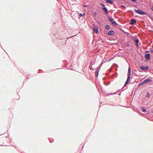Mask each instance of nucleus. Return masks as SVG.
<instances>
[{
    "mask_svg": "<svg viewBox=\"0 0 153 153\" xmlns=\"http://www.w3.org/2000/svg\"><path fill=\"white\" fill-rule=\"evenodd\" d=\"M129 81L126 80L124 85H126L129 83Z\"/></svg>",
    "mask_w": 153,
    "mask_h": 153,
    "instance_id": "nucleus-20",
    "label": "nucleus"
},
{
    "mask_svg": "<svg viewBox=\"0 0 153 153\" xmlns=\"http://www.w3.org/2000/svg\"><path fill=\"white\" fill-rule=\"evenodd\" d=\"M83 6L84 7H86V5H85V4H84L83 5Z\"/></svg>",
    "mask_w": 153,
    "mask_h": 153,
    "instance_id": "nucleus-25",
    "label": "nucleus"
},
{
    "mask_svg": "<svg viewBox=\"0 0 153 153\" xmlns=\"http://www.w3.org/2000/svg\"><path fill=\"white\" fill-rule=\"evenodd\" d=\"M152 113H153V111H152Z\"/></svg>",
    "mask_w": 153,
    "mask_h": 153,
    "instance_id": "nucleus-28",
    "label": "nucleus"
},
{
    "mask_svg": "<svg viewBox=\"0 0 153 153\" xmlns=\"http://www.w3.org/2000/svg\"><path fill=\"white\" fill-rule=\"evenodd\" d=\"M152 81V80L151 79L149 78L144 81L141 83L140 84L141 85H142L146 83L147 82H151Z\"/></svg>",
    "mask_w": 153,
    "mask_h": 153,
    "instance_id": "nucleus-2",
    "label": "nucleus"
},
{
    "mask_svg": "<svg viewBox=\"0 0 153 153\" xmlns=\"http://www.w3.org/2000/svg\"><path fill=\"white\" fill-rule=\"evenodd\" d=\"M135 12L141 15H146L147 13L140 10H135Z\"/></svg>",
    "mask_w": 153,
    "mask_h": 153,
    "instance_id": "nucleus-1",
    "label": "nucleus"
},
{
    "mask_svg": "<svg viewBox=\"0 0 153 153\" xmlns=\"http://www.w3.org/2000/svg\"><path fill=\"white\" fill-rule=\"evenodd\" d=\"M136 22L135 20L134 19H131L130 21V24L131 25H134Z\"/></svg>",
    "mask_w": 153,
    "mask_h": 153,
    "instance_id": "nucleus-4",
    "label": "nucleus"
},
{
    "mask_svg": "<svg viewBox=\"0 0 153 153\" xmlns=\"http://www.w3.org/2000/svg\"><path fill=\"white\" fill-rule=\"evenodd\" d=\"M122 7L123 8H126V7L124 6H122Z\"/></svg>",
    "mask_w": 153,
    "mask_h": 153,
    "instance_id": "nucleus-24",
    "label": "nucleus"
},
{
    "mask_svg": "<svg viewBox=\"0 0 153 153\" xmlns=\"http://www.w3.org/2000/svg\"><path fill=\"white\" fill-rule=\"evenodd\" d=\"M129 44H127V46H129Z\"/></svg>",
    "mask_w": 153,
    "mask_h": 153,
    "instance_id": "nucleus-27",
    "label": "nucleus"
},
{
    "mask_svg": "<svg viewBox=\"0 0 153 153\" xmlns=\"http://www.w3.org/2000/svg\"><path fill=\"white\" fill-rule=\"evenodd\" d=\"M114 26H117V24L116 23V22L115 21H114L112 23H111Z\"/></svg>",
    "mask_w": 153,
    "mask_h": 153,
    "instance_id": "nucleus-11",
    "label": "nucleus"
},
{
    "mask_svg": "<svg viewBox=\"0 0 153 153\" xmlns=\"http://www.w3.org/2000/svg\"><path fill=\"white\" fill-rule=\"evenodd\" d=\"M101 8L106 14H107L108 13V10L106 7H101Z\"/></svg>",
    "mask_w": 153,
    "mask_h": 153,
    "instance_id": "nucleus-5",
    "label": "nucleus"
},
{
    "mask_svg": "<svg viewBox=\"0 0 153 153\" xmlns=\"http://www.w3.org/2000/svg\"><path fill=\"white\" fill-rule=\"evenodd\" d=\"M135 42L136 43V45L137 46H138V43L139 42V40L138 39H136L135 40Z\"/></svg>",
    "mask_w": 153,
    "mask_h": 153,
    "instance_id": "nucleus-14",
    "label": "nucleus"
},
{
    "mask_svg": "<svg viewBox=\"0 0 153 153\" xmlns=\"http://www.w3.org/2000/svg\"><path fill=\"white\" fill-rule=\"evenodd\" d=\"M105 28L109 30L110 28V27L109 25H106L105 26Z\"/></svg>",
    "mask_w": 153,
    "mask_h": 153,
    "instance_id": "nucleus-18",
    "label": "nucleus"
},
{
    "mask_svg": "<svg viewBox=\"0 0 153 153\" xmlns=\"http://www.w3.org/2000/svg\"><path fill=\"white\" fill-rule=\"evenodd\" d=\"M99 71L97 70L95 71V76L97 77L98 76Z\"/></svg>",
    "mask_w": 153,
    "mask_h": 153,
    "instance_id": "nucleus-12",
    "label": "nucleus"
},
{
    "mask_svg": "<svg viewBox=\"0 0 153 153\" xmlns=\"http://www.w3.org/2000/svg\"><path fill=\"white\" fill-rule=\"evenodd\" d=\"M94 31L95 32V33H98V29L97 27H94L93 28Z\"/></svg>",
    "mask_w": 153,
    "mask_h": 153,
    "instance_id": "nucleus-9",
    "label": "nucleus"
},
{
    "mask_svg": "<svg viewBox=\"0 0 153 153\" xmlns=\"http://www.w3.org/2000/svg\"><path fill=\"white\" fill-rule=\"evenodd\" d=\"M85 13H84L83 14L80 13L79 15V16L80 17H82V16H85Z\"/></svg>",
    "mask_w": 153,
    "mask_h": 153,
    "instance_id": "nucleus-16",
    "label": "nucleus"
},
{
    "mask_svg": "<svg viewBox=\"0 0 153 153\" xmlns=\"http://www.w3.org/2000/svg\"><path fill=\"white\" fill-rule=\"evenodd\" d=\"M101 5L103 7L105 6V5L104 4H103L102 3H101Z\"/></svg>",
    "mask_w": 153,
    "mask_h": 153,
    "instance_id": "nucleus-23",
    "label": "nucleus"
},
{
    "mask_svg": "<svg viewBox=\"0 0 153 153\" xmlns=\"http://www.w3.org/2000/svg\"><path fill=\"white\" fill-rule=\"evenodd\" d=\"M151 9L153 11V7H152L151 8Z\"/></svg>",
    "mask_w": 153,
    "mask_h": 153,
    "instance_id": "nucleus-26",
    "label": "nucleus"
},
{
    "mask_svg": "<svg viewBox=\"0 0 153 153\" xmlns=\"http://www.w3.org/2000/svg\"><path fill=\"white\" fill-rule=\"evenodd\" d=\"M131 74V69L130 67H129L128 68V75H130Z\"/></svg>",
    "mask_w": 153,
    "mask_h": 153,
    "instance_id": "nucleus-13",
    "label": "nucleus"
},
{
    "mask_svg": "<svg viewBox=\"0 0 153 153\" xmlns=\"http://www.w3.org/2000/svg\"><path fill=\"white\" fill-rule=\"evenodd\" d=\"M115 32L112 30H111L108 33V34L109 36H112L114 34Z\"/></svg>",
    "mask_w": 153,
    "mask_h": 153,
    "instance_id": "nucleus-3",
    "label": "nucleus"
},
{
    "mask_svg": "<svg viewBox=\"0 0 153 153\" xmlns=\"http://www.w3.org/2000/svg\"><path fill=\"white\" fill-rule=\"evenodd\" d=\"M140 68L142 70H146L148 68V67L147 66L146 67H143V66H141L140 67Z\"/></svg>",
    "mask_w": 153,
    "mask_h": 153,
    "instance_id": "nucleus-7",
    "label": "nucleus"
},
{
    "mask_svg": "<svg viewBox=\"0 0 153 153\" xmlns=\"http://www.w3.org/2000/svg\"><path fill=\"white\" fill-rule=\"evenodd\" d=\"M142 110L143 112H145L146 111V108L145 107H142Z\"/></svg>",
    "mask_w": 153,
    "mask_h": 153,
    "instance_id": "nucleus-15",
    "label": "nucleus"
},
{
    "mask_svg": "<svg viewBox=\"0 0 153 153\" xmlns=\"http://www.w3.org/2000/svg\"><path fill=\"white\" fill-rule=\"evenodd\" d=\"M150 93L149 92H147L146 93V97H150Z\"/></svg>",
    "mask_w": 153,
    "mask_h": 153,
    "instance_id": "nucleus-17",
    "label": "nucleus"
},
{
    "mask_svg": "<svg viewBox=\"0 0 153 153\" xmlns=\"http://www.w3.org/2000/svg\"><path fill=\"white\" fill-rule=\"evenodd\" d=\"M145 58L147 60L149 59L150 58V55L149 54H145Z\"/></svg>",
    "mask_w": 153,
    "mask_h": 153,
    "instance_id": "nucleus-6",
    "label": "nucleus"
},
{
    "mask_svg": "<svg viewBox=\"0 0 153 153\" xmlns=\"http://www.w3.org/2000/svg\"><path fill=\"white\" fill-rule=\"evenodd\" d=\"M106 2L108 3H110L111 4H112L113 2V1H112L111 0H105Z\"/></svg>",
    "mask_w": 153,
    "mask_h": 153,
    "instance_id": "nucleus-10",
    "label": "nucleus"
},
{
    "mask_svg": "<svg viewBox=\"0 0 153 153\" xmlns=\"http://www.w3.org/2000/svg\"><path fill=\"white\" fill-rule=\"evenodd\" d=\"M130 75H128V76L127 80L129 81L130 80Z\"/></svg>",
    "mask_w": 153,
    "mask_h": 153,
    "instance_id": "nucleus-19",
    "label": "nucleus"
},
{
    "mask_svg": "<svg viewBox=\"0 0 153 153\" xmlns=\"http://www.w3.org/2000/svg\"><path fill=\"white\" fill-rule=\"evenodd\" d=\"M108 19L111 23L114 21V19L111 17H109L108 18Z\"/></svg>",
    "mask_w": 153,
    "mask_h": 153,
    "instance_id": "nucleus-8",
    "label": "nucleus"
},
{
    "mask_svg": "<svg viewBox=\"0 0 153 153\" xmlns=\"http://www.w3.org/2000/svg\"><path fill=\"white\" fill-rule=\"evenodd\" d=\"M131 0L134 2H135L136 1V0Z\"/></svg>",
    "mask_w": 153,
    "mask_h": 153,
    "instance_id": "nucleus-22",
    "label": "nucleus"
},
{
    "mask_svg": "<svg viewBox=\"0 0 153 153\" xmlns=\"http://www.w3.org/2000/svg\"><path fill=\"white\" fill-rule=\"evenodd\" d=\"M93 15L94 16H96V15H97V13L96 12H94V13Z\"/></svg>",
    "mask_w": 153,
    "mask_h": 153,
    "instance_id": "nucleus-21",
    "label": "nucleus"
}]
</instances>
